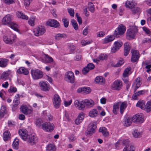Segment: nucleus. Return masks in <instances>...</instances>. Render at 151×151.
Here are the masks:
<instances>
[{"mask_svg":"<svg viewBox=\"0 0 151 151\" xmlns=\"http://www.w3.org/2000/svg\"><path fill=\"white\" fill-rule=\"evenodd\" d=\"M138 32L137 27L135 26H132L128 29L126 32L127 38L129 40L134 38L136 34Z\"/></svg>","mask_w":151,"mask_h":151,"instance_id":"nucleus-1","label":"nucleus"},{"mask_svg":"<svg viewBox=\"0 0 151 151\" xmlns=\"http://www.w3.org/2000/svg\"><path fill=\"white\" fill-rule=\"evenodd\" d=\"M16 39V36L11 32L5 35L3 37V40L7 44H12L15 42Z\"/></svg>","mask_w":151,"mask_h":151,"instance_id":"nucleus-2","label":"nucleus"},{"mask_svg":"<svg viewBox=\"0 0 151 151\" xmlns=\"http://www.w3.org/2000/svg\"><path fill=\"white\" fill-rule=\"evenodd\" d=\"M126 30V27L123 25L121 24L119 25L117 28L114 31V36L116 37H119L125 33Z\"/></svg>","mask_w":151,"mask_h":151,"instance_id":"nucleus-3","label":"nucleus"},{"mask_svg":"<svg viewBox=\"0 0 151 151\" xmlns=\"http://www.w3.org/2000/svg\"><path fill=\"white\" fill-rule=\"evenodd\" d=\"M54 128V124L50 122H45L41 125V128L44 131L50 132L53 131Z\"/></svg>","mask_w":151,"mask_h":151,"instance_id":"nucleus-4","label":"nucleus"},{"mask_svg":"<svg viewBox=\"0 0 151 151\" xmlns=\"http://www.w3.org/2000/svg\"><path fill=\"white\" fill-rule=\"evenodd\" d=\"M31 75L34 80H37L42 78L43 76V73L39 69L33 70L31 71Z\"/></svg>","mask_w":151,"mask_h":151,"instance_id":"nucleus-5","label":"nucleus"},{"mask_svg":"<svg viewBox=\"0 0 151 151\" xmlns=\"http://www.w3.org/2000/svg\"><path fill=\"white\" fill-rule=\"evenodd\" d=\"M122 81L119 80H117L112 83L111 87L112 89L119 91L122 88Z\"/></svg>","mask_w":151,"mask_h":151,"instance_id":"nucleus-6","label":"nucleus"},{"mask_svg":"<svg viewBox=\"0 0 151 151\" xmlns=\"http://www.w3.org/2000/svg\"><path fill=\"white\" fill-rule=\"evenodd\" d=\"M65 80L71 83L74 82V76L73 72L71 71L66 72L65 75Z\"/></svg>","mask_w":151,"mask_h":151,"instance_id":"nucleus-7","label":"nucleus"},{"mask_svg":"<svg viewBox=\"0 0 151 151\" xmlns=\"http://www.w3.org/2000/svg\"><path fill=\"white\" fill-rule=\"evenodd\" d=\"M45 31V29L44 27L40 26L34 29L33 32L35 36H39L43 35Z\"/></svg>","mask_w":151,"mask_h":151,"instance_id":"nucleus-8","label":"nucleus"},{"mask_svg":"<svg viewBox=\"0 0 151 151\" xmlns=\"http://www.w3.org/2000/svg\"><path fill=\"white\" fill-rule=\"evenodd\" d=\"M52 102L55 107L58 108L60 105L61 100L58 94L55 95L53 97Z\"/></svg>","mask_w":151,"mask_h":151,"instance_id":"nucleus-9","label":"nucleus"},{"mask_svg":"<svg viewBox=\"0 0 151 151\" xmlns=\"http://www.w3.org/2000/svg\"><path fill=\"white\" fill-rule=\"evenodd\" d=\"M96 126L95 123L91 122L89 125L86 132L87 135H91L93 134L95 132Z\"/></svg>","mask_w":151,"mask_h":151,"instance_id":"nucleus-10","label":"nucleus"},{"mask_svg":"<svg viewBox=\"0 0 151 151\" xmlns=\"http://www.w3.org/2000/svg\"><path fill=\"white\" fill-rule=\"evenodd\" d=\"M18 133L20 137L23 140L25 141L27 140L29 135H28L27 131L26 129H21L19 130Z\"/></svg>","mask_w":151,"mask_h":151,"instance_id":"nucleus-11","label":"nucleus"},{"mask_svg":"<svg viewBox=\"0 0 151 151\" xmlns=\"http://www.w3.org/2000/svg\"><path fill=\"white\" fill-rule=\"evenodd\" d=\"M39 85L43 91H48L50 89V85L46 81H41L39 83Z\"/></svg>","mask_w":151,"mask_h":151,"instance_id":"nucleus-12","label":"nucleus"},{"mask_svg":"<svg viewBox=\"0 0 151 151\" xmlns=\"http://www.w3.org/2000/svg\"><path fill=\"white\" fill-rule=\"evenodd\" d=\"M129 142V141L128 139H125L122 141V140H119L115 144V146H117L118 145V144H121L122 143L123 145H124L126 146L124 149L123 151H134V150H127V148H128V147L129 146L128 144Z\"/></svg>","mask_w":151,"mask_h":151,"instance_id":"nucleus-13","label":"nucleus"},{"mask_svg":"<svg viewBox=\"0 0 151 151\" xmlns=\"http://www.w3.org/2000/svg\"><path fill=\"white\" fill-rule=\"evenodd\" d=\"M75 107L78 110H83L85 108V105L83 104V101L80 102L78 100H75L74 102Z\"/></svg>","mask_w":151,"mask_h":151,"instance_id":"nucleus-14","label":"nucleus"},{"mask_svg":"<svg viewBox=\"0 0 151 151\" xmlns=\"http://www.w3.org/2000/svg\"><path fill=\"white\" fill-rule=\"evenodd\" d=\"M12 19V16L10 14H7L2 19V23L4 24L8 25L12 22L11 21Z\"/></svg>","mask_w":151,"mask_h":151,"instance_id":"nucleus-15","label":"nucleus"},{"mask_svg":"<svg viewBox=\"0 0 151 151\" xmlns=\"http://www.w3.org/2000/svg\"><path fill=\"white\" fill-rule=\"evenodd\" d=\"M47 25L51 27L57 28L60 25L59 22L54 19H50L47 22Z\"/></svg>","mask_w":151,"mask_h":151,"instance_id":"nucleus-16","label":"nucleus"},{"mask_svg":"<svg viewBox=\"0 0 151 151\" xmlns=\"http://www.w3.org/2000/svg\"><path fill=\"white\" fill-rule=\"evenodd\" d=\"M21 111L24 114L28 115L32 114V109H29L27 106L23 105L22 106L21 108Z\"/></svg>","mask_w":151,"mask_h":151,"instance_id":"nucleus-17","label":"nucleus"},{"mask_svg":"<svg viewBox=\"0 0 151 151\" xmlns=\"http://www.w3.org/2000/svg\"><path fill=\"white\" fill-rule=\"evenodd\" d=\"M37 138L36 136L34 134L29 135L27 139V142L31 145L35 144L37 142Z\"/></svg>","mask_w":151,"mask_h":151,"instance_id":"nucleus-18","label":"nucleus"},{"mask_svg":"<svg viewBox=\"0 0 151 151\" xmlns=\"http://www.w3.org/2000/svg\"><path fill=\"white\" fill-rule=\"evenodd\" d=\"M132 120L133 122L142 123L144 121L143 117L142 114H136L133 116Z\"/></svg>","mask_w":151,"mask_h":151,"instance_id":"nucleus-19","label":"nucleus"},{"mask_svg":"<svg viewBox=\"0 0 151 151\" xmlns=\"http://www.w3.org/2000/svg\"><path fill=\"white\" fill-rule=\"evenodd\" d=\"M131 52L132 53V62H135L139 58V52L137 50H132Z\"/></svg>","mask_w":151,"mask_h":151,"instance_id":"nucleus-20","label":"nucleus"},{"mask_svg":"<svg viewBox=\"0 0 151 151\" xmlns=\"http://www.w3.org/2000/svg\"><path fill=\"white\" fill-rule=\"evenodd\" d=\"M142 83L140 79L138 78H137L134 81L132 85L133 88L134 89V91L139 88Z\"/></svg>","mask_w":151,"mask_h":151,"instance_id":"nucleus-21","label":"nucleus"},{"mask_svg":"<svg viewBox=\"0 0 151 151\" xmlns=\"http://www.w3.org/2000/svg\"><path fill=\"white\" fill-rule=\"evenodd\" d=\"M136 5V3L134 0H127L125 2L124 6L127 8L131 9Z\"/></svg>","mask_w":151,"mask_h":151,"instance_id":"nucleus-22","label":"nucleus"},{"mask_svg":"<svg viewBox=\"0 0 151 151\" xmlns=\"http://www.w3.org/2000/svg\"><path fill=\"white\" fill-rule=\"evenodd\" d=\"M83 104L88 108L93 106L94 105V102L91 99H85L83 101Z\"/></svg>","mask_w":151,"mask_h":151,"instance_id":"nucleus-23","label":"nucleus"},{"mask_svg":"<svg viewBox=\"0 0 151 151\" xmlns=\"http://www.w3.org/2000/svg\"><path fill=\"white\" fill-rule=\"evenodd\" d=\"M42 60L44 63H50L53 61V59L47 55L45 54L44 55V58Z\"/></svg>","mask_w":151,"mask_h":151,"instance_id":"nucleus-24","label":"nucleus"},{"mask_svg":"<svg viewBox=\"0 0 151 151\" xmlns=\"http://www.w3.org/2000/svg\"><path fill=\"white\" fill-rule=\"evenodd\" d=\"M115 37L114 35H109L102 40V43L103 44H106L111 42L114 40Z\"/></svg>","mask_w":151,"mask_h":151,"instance_id":"nucleus-25","label":"nucleus"},{"mask_svg":"<svg viewBox=\"0 0 151 151\" xmlns=\"http://www.w3.org/2000/svg\"><path fill=\"white\" fill-rule=\"evenodd\" d=\"M99 131L105 137H106L109 135V133L107 129L104 127H101L100 128Z\"/></svg>","mask_w":151,"mask_h":151,"instance_id":"nucleus-26","label":"nucleus"},{"mask_svg":"<svg viewBox=\"0 0 151 151\" xmlns=\"http://www.w3.org/2000/svg\"><path fill=\"white\" fill-rule=\"evenodd\" d=\"M118 103H119V106H120V112L121 114H122L127 106V104L125 102L122 103L119 102Z\"/></svg>","mask_w":151,"mask_h":151,"instance_id":"nucleus-27","label":"nucleus"},{"mask_svg":"<svg viewBox=\"0 0 151 151\" xmlns=\"http://www.w3.org/2000/svg\"><path fill=\"white\" fill-rule=\"evenodd\" d=\"M145 90H142L137 91L133 95L132 98L136 100L137 99L138 96L144 94L145 93Z\"/></svg>","mask_w":151,"mask_h":151,"instance_id":"nucleus-28","label":"nucleus"},{"mask_svg":"<svg viewBox=\"0 0 151 151\" xmlns=\"http://www.w3.org/2000/svg\"><path fill=\"white\" fill-rule=\"evenodd\" d=\"M124 55L127 56L129 54L130 47V45L127 43H125L124 44Z\"/></svg>","mask_w":151,"mask_h":151,"instance_id":"nucleus-29","label":"nucleus"},{"mask_svg":"<svg viewBox=\"0 0 151 151\" xmlns=\"http://www.w3.org/2000/svg\"><path fill=\"white\" fill-rule=\"evenodd\" d=\"M132 121V118L131 119L129 117L125 118L123 122V125L127 127L129 126L131 124Z\"/></svg>","mask_w":151,"mask_h":151,"instance_id":"nucleus-30","label":"nucleus"},{"mask_svg":"<svg viewBox=\"0 0 151 151\" xmlns=\"http://www.w3.org/2000/svg\"><path fill=\"white\" fill-rule=\"evenodd\" d=\"M17 72L19 74H23L24 75H27L29 73L28 70L24 67H21L18 69Z\"/></svg>","mask_w":151,"mask_h":151,"instance_id":"nucleus-31","label":"nucleus"},{"mask_svg":"<svg viewBox=\"0 0 151 151\" xmlns=\"http://www.w3.org/2000/svg\"><path fill=\"white\" fill-rule=\"evenodd\" d=\"M10 133L9 131H6L3 133V139L5 141H6L10 139Z\"/></svg>","mask_w":151,"mask_h":151,"instance_id":"nucleus-32","label":"nucleus"},{"mask_svg":"<svg viewBox=\"0 0 151 151\" xmlns=\"http://www.w3.org/2000/svg\"><path fill=\"white\" fill-rule=\"evenodd\" d=\"M136 106L139 107L142 109H145V102L143 100H139L136 105Z\"/></svg>","mask_w":151,"mask_h":151,"instance_id":"nucleus-33","label":"nucleus"},{"mask_svg":"<svg viewBox=\"0 0 151 151\" xmlns=\"http://www.w3.org/2000/svg\"><path fill=\"white\" fill-rule=\"evenodd\" d=\"M105 81L104 79L101 76L96 77L95 79V83L101 84Z\"/></svg>","mask_w":151,"mask_h":151,"instance_id":"nucleus-34","label":"nucleus"},{"mask_svg":"<svg viewBox=\"0 0 151 151\" xmlns=\"http://www.w3.org/2000/svg\"><path fill=\"white\" fill-rule=\"evenodd\" d=\"M98 112L96 109H93L90 110L89 113V116L91 117H94L97 116Z\"/></svg>","mask_w":151,"mask_h":151,"instance_id":"nucleus-35","label":"nucleus"},{"mask_svg":"<svg viewBox=\"0 0 151 151\" xmlns=\"http://www.w3.org/2000/svg\"><path fill=\"white\" fill-rule=\"evenodd\" d=\"M131 9L133 14H138L140 13V9L138 7L134 6Z\"/></svg>","mask_w":151,"mask_h":151,"instance_id":"nucleus-36","label":"nucleus"},{"mask_svg":"<svg viewBox=\"0 0 151 151\" xmlns=\"http://www.w3.org/2000/svg\"><path fill=\"white\" fill-rule=\"evenodd\" d=\"M66 37V35L64 34L58 33L55 36V39L57 40H61L62 38H65Z\"/></svg>","mask_w":151,"mask_h":151,"instance_id":"nucleus-37","label":"nucleus"},{"mask_svg":"<svg viewBox=\"0 0 151 151\" xmlns=\"http://www.w3.org/2000/svg\"><path fill=\"white\" fill-rule=\"evenodd\" d=\"M17 15L18 17L22 19L27 20L28 19V17L27 15L24 14L21 12H17Z\"/></svg>","mask_w":151,"mask_h":151,"instance_id":"nucleus-38","label":"nucleus"},{"mask_svg":"<svg viewBox=\"0 0 151 151\" xmlns=\"http://www.w3.org/2000/svg\"><path fill=\"white\" fill-rule=\"evenodd\" d=\"M8 60L7 59L4 58L0 59V66L4 68L6 67L7 65Z\"/></svg>","mask_w":151,"mask_h":151,"instance_id":"nucleus-39","label":"nucleus"},{"mask_svg":"<svg viewBox=\"0 0 151 151\" xmlns=\"http://www.w3.org/2000/svg\"><path fill=\"white\" fill-rule=\"evenodd\" d=\"M11 73V71L9 70H8L4 72L1 75V78L3 79H6L8 77L9 75Z\"/></svg>","mask_w":151,"mask_h":151,"instance_id":"nucleus-40","label":"nucleus"},{"mask_svg":"<svg viewBox=\"0 0 151 151\" xmlns=\"http://www.w3.org/2000/svg\"><path fill=\"white\" fill-rule=\"evenodd\" d=\"M119 103H116L113 106V109L112 111L113 113L114 114H117V112L119 111Z\"/></svg>","mask_w":151,"mask_h":151,"instance_id":"nucleus-41","label":"nucleus"},{"mask_svg":"<svg viewBox=\"0 0 151 151\" xmlns=\"http://www.w3.org/2000/svg\"><path fill=\"white\" fill-rule=\"evenodd\" d=\"M8 25L14 30L18 31V29H17L18 25L14 22H12Z\"/></svg>","mask_w":151,"mask_h":151,"instance_id":"nucleus-42","label":"nucleus"},{"mask_svg":"<svg viewBox=\"0 0 151 151\" xmlns=\"http://www.w3.org/2000/svg\"><path fill=\"white\" fill-rule=\"evenodd\" d=\"M130 70V67H128L125 69L123 73V77L126 78L128 77L129 75V73Z\"/></svg>","mask_w":151,"mask_h":151,"instance_id":"nucleus-43","label":"nucleus"},{"mask_svg":"<svg viewBox=\"0 0 151 151\" xmlns=\"http://www.w3.org/2000/svg\"><path fill=\"white\" fill-rule=\"evenodd\" d=\"M19 139L16 138L14 141L13 143V147L15 149H17L19 147Z\"/></svg>","mask_w":151,"mask_h":151,"instance_id":"nucleus-44","label":"nucleus"},{"mask_svg":"<svg viewBox=\"0 0 151 151\" xmlns=\"http://www.w3.org/2000/svg\"><path fill=\"white\" fill-rule=\"evenodd\" d=\"M47 151H55V146L51 144L48 145L46 147Z\"/></svg>","mask_w":151,"mask_h":151,"instance_id":"nucleus-45","label":"nucleus"},{"mask_svg":"<svg viewBox=\"0 0 151 151\" xmlns=\"http://www.w3.org/2000/svg\"><path fill=\"white\" fill-rule=\"evenodd\" d=\"M145 106L147 112H150L151 111V101H148Z\"/></svg>","mask_w":151,"mask_h":151,"instance_id":"nucleus-46","label":"nucleus"},{"mask_svg":"<svg viewBox=\"0 0 151 151\" xmlns=\"http://www.w3.org/2000/svg\"><path fill=\"white\" fill-rule=\"evenodd\" d=\"M133 136L135 138L140 137L141 136V133L137 129L134 130L132 133Z\"/></svg>","mask_w":151,"mask_h":151,"instance_id":"nucleus-47","label":"nucleus"},{"mask_svg":"<svg viewBox=\"0 0 151 151\" xmlns=\"http://www.w3.org/2000/svg\"><path fill=\"white\" fill-rule=\"evenodd\" d=\"M115 47H116L117 49H119L122 45V42L120 41H118L114 43Z\"/></svg>","mask_w":151,"mask_h":151,"instance_id":"nucleus-48","label":"nucleus"},{"mask_svg":"<svg viewBox=\"0 0 151 151\" xmlns=\"http://www.w3.org/2000/svg\"><path fill=\"white\" fill-rule=\"evenodd\" d=\"M62 21L63 22L64 26L65 27H67L68 26L69 22L68 19L65 17L63 18Z\"/></svg>","mask_w":151,"mask_h":151,"instance_id":"nucleus-49","label":"nucleus"},{"mask_svg":"<svg viewBox=\"0 0 151 151\" xmlns=\"http://www.w3.org/2000/svg\"><path fill=\"white\" fill-rule=\"evenodd\" d=\"M91 89L88 87H83V93L88 94L91 92Z\"/></svg>","mask_w":151,"mask_h":151,"instance_id":"nucleus-50","label":"nucleus"},{"mask_svg":"<svg viewBox=\"0 0 151 151\" xmlns=\"http://www.w3.org/2000/svg\"><path fill=\"white\" fill-rule=\"evenodd\" d=\"M72 24L75 30H77L78 29V26L76 22L74 19L71 20Z\"/></svg>","mask_w":151,"mask_h":151,"instance_id":"nucleus-51","label":"nucleus"},{"mask_svg":"<svg viewBox=\"0 0 151 151\" xmlns=\"http://www.w3.org/2000/svg\"><path fill=\"white\" fill-rule=\"evenodd\" d=\"M107 55L105 54H101L98 57V59L99 61L103 60H106L107 59Z\"/></svg>","mask_w":151,"mask_h":151,"instance_id":"nucleus-52","label":"nucleus"},{"mask_svg":"<svg viewBox=\"0 0 151 151\" xmlns=\"http://www.w3.org/2000/svg\"><path fill=\"white\" fill-rule=\"evenodd\" d=\"M35 19L34 18H30L28 21L29 24L32 26H34L35 25Z\"/></svg>","mask_w":151,"mask_h":151,"instance_id":"nucleus-53","label":"nucleus"},{"mask_svg":"<svg viewBox=\"0 0 151 151\" xmlns=\"http://www.w3.org/2000/svg\"><path fill=\"white\" fill-rule=\"evenodd\" d=\"M8 91L9 93H15L17 91V89L16 87L11 86L8 90Z\"/></svg>","mask_w":151,"mask_h":151,"instance_id":"nucleus-54","label":"nucleus"},{"mask_svg":"<svg viewBox=\"0 0 151 151\" xmlns=\"http://www.w3.org/2000/svg\"><path fill=\"white\" fill-rule=\"evenodd\" d=\"M0 111H1V113H3V114L4 115L5 114H6L7 112L6 107L4 106H2L1 108Z\"/></svg>","mask_w":151,"mask_h":151,"instance_id":"nucleus-55","label":"nucleus"},{"mask_svg":"<svg viewBox=\"0 0 151 151\" xmlns=\"http://www.w3.org/2000/svg\"><path fill=\"white\" fill-rule=\"evenodd\" d=\"M68 11L70 16L72 17L74 16V12L73 9L69 8L68 9Z\"/></svg>","mask_w":151,"mask_h":151,"instance_id":"nucleus-56","label":"nucleus"},{"mask_svg":"<svg viewBox=\"0 0 151 151\" xmlns=\"http://www.w3.org/2000/svg\"><path fill=\"white\" fill-rule=\"evenodd\" d=\"M42 123V120L40 119H37L36 121L35 124L38 127H40L41 125V124Z\"/></svg>","mask_w":151,"mask_h":151,"instance_id":"nucleus-57","label":"nucleus"},{"mask_svg":"<svg viewBox=\"0 0 151 151\" xmlns=\"http://www.w3.org/2000/svg\"><path fill=\"white\" fill-rule=\"evenodd\" d=\"M87 66L89 69V70H91L95 68L94 65L92 63H89L88 64Z\"/></svg>","mask_w":151,"mask_h":151,"instance_id":"nucleus-58","label":"nucleus"},{"mask_svg":"<svg viewBox=\"0 0 151 151\" xmlns=\"http://www.w3.org/2000/svg\"><path fill=\"white\" fill-rule=\"evenodd\" d=\"M72 102L71 99L70 100L68 101H64V104L65 106L67 107L70 105Z\"/></svg>","mask_w":151,"mask_h":151,"instance_id":"nucleus-59","label":"nucleus"},{"mask_svg":"<svg viewBox=\"0 0 151 151\" xmlns=\"http://www.w3.org/2000/svg\"><path fill=\"white\" fill-rule=\"evenodd\" d=\"M89 70V69L86 66L82 70V73L84 74H86L88 72Z\"/></svg>","mask_w":151,"mask_h":151,"instance_id":"nucleus-60","label":"nucleus"},{"mask_svg":"<svg viewBox=\"0 0 151 151\" xmlns=\"http://www.w3.org/2000/svg\"><path fill=\"white\" fill-rule=\"evenodd\" d=\"M124 63V61L122 59L119 60L115 65V67H119L121 65Z\"/></svg>","mask_w":151,"mask_h":151,"instance_id":"nucleus-61","label":"nucleus"},{"mask_svg":"<svg viewBox=\"0 0 151 151\" xmlns=\"http://www.w3.org/2000/svg\"><path fill=\"white\" fill-rule=\"evenodd\" d=\"M5 3L7 4H12L14 2V0H3Z\"/></svg>","mask_w":151,"mask_h":151,"instance_id":"nucleus-62","label":"nucleus"},{"mask_svg":"<svg viewBox=\"0 0 151 151\" xmlns=\"http://www.w3.org/2000/svg\"><path fill=\"white\" fill-rule=\"evenodd\" d=\"M90 43V41H86L85 40H82L81 41V44L83 46H84L87 45L89 44Z\"/></svg>","mask_w":151,"mask_h":151,"instance_id":"nucleus-63","label":"nucleus"},{"mask_svg":"<svg viewBox=\"0 0 151 151\" xmlns=\"http://www.w3.org/2000/svg\"><path fill=\"white\" fill-rule=\"evenodd\" d=\"M143 31L147 34H150L151 33L150 31L145 27H144L142 28Z\"/></svg>","mask_w":151,"mask_h":151,"instance_id":"nucleus-64","label":"nucleus"}]
</instances>
